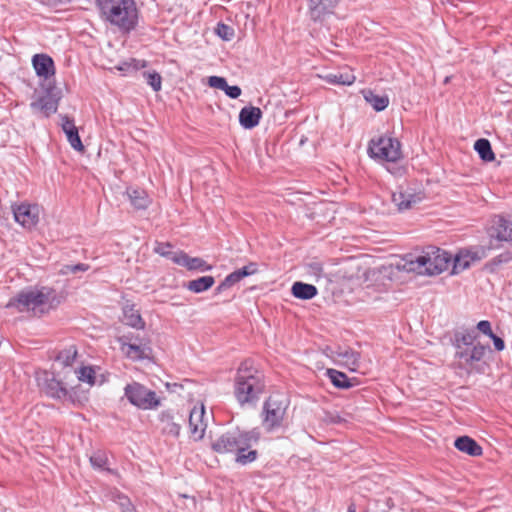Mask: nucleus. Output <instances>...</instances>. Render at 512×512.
<instances>
[{
	"mask_svg": "<svg viewBox=\"0 0 512 512\" xmlns=\"http://www.w3.org/2000/svg\"><path fill=\"white\" fill-rule=\"evenodd\" d=\"M260 439V432L257 429L243 431L234 429L222 434L212 443V449L217 453H235V461L240 465H247L254 462L258 457L256 450H249L252 444Z\"/></svg>",
	"mask_w": 512,
	"mask_h": 512,
	"instance_id": "1",
	"label": "nucleus"
},
{
	"mask_svg": "<svg viewBox=\"0 0 512 512\" xmlns=\"http://www.w3.org/2000/svg\"><path fill=\"white\" fill-rule=\"evenodd\" d=\"M265 387L264 373L251 360L241 362L234 379V396L239 405L255 406Z\"/></svg>",
	"mask_w": 512,
	"mask_h": 512,
	"instance_id": "2",
	"label": "nucleus"
},
{
	"mask_svg": "<svg viewBox=\"0 0 512 512\" xmlns=\"http://www.w3.org/2000/svg\"><path fill=\"white\" fill-rule=\"evenodd\" d=\"M100 17L122 33H130L139 23V9L135 0H95Z\"/></svg>",
	"mask_w": 512,
	"mask_h": 512,
	"instance_id": "3",
	"label": "nucleus"
},
{
	"mask_svg": "<svg viewBox=\"0 0 512 512\" xmlns=\"http://www.w3.org/2000/svg\"><path fill=\"white\" fill-rule=\"evenodd\" d=\"M454 257L438 247L429 246L421 255H408L404 263L399 266L407 272L419 275L434 276L447 270Z\"/></svg>",
	"mask_w": 512,
	"mask_h": 512,
	"instance_id": "4",
	"label": "nucleus"
},
{
	"mask_svg": "<svg viewBox=\"0 0 512 512\" xmlns=\"http://www.w3.org/2000/svg\"><path fill=\"white\" fill-rule=\"evenodd\" d=\"M61 302L53 288L42 286L40 288H27L20 291L15 297L7 303V308H15L19 312L35 310L36 308L48 304L54 308Z\"/></svg>",
	"mask_w": 512,
	"mask_h": 512,
	"instance_id": "5",
	"label": "nucleus"
},
{
	"mask_svg": "<svg viewBox=\"0 0 512 512\" xmlns=\"http://www.w3.org/2000/svg\"><path fill=\"white\" fill-rule=\"evenodd\" d=\"M368 153L375 159L396 162L402 158L401 143L396 138L381 136L370 141Z\"/></svg>",
	"mask_w": 512,
	"mask_h": 512,
	"instance_id": "6",
	"label": "nucleus"
},
{
	"mask_svg": "<svg viewBox=\"0 0 512 512\" xmlns=\"http://www.w3.org/2000/svg\"><path fill=\"white\" fill-rule=\"evenodd\" d=\"M124 395L132 405L139 409L151 410L160 405V399L156 393L138 382L127 384L124 388Z\"/></svg>",
	"mask_w": 512,
	"mask_h": 512,
	"instance_id": "7",
	"label": "nucleus"
},
{
	"mask_svg": "<svg viewBox=\"0 0 512 512\" xmlns=\"http://www.w3.org/2000/svg\"><path fill=\"white\" fill-rule=\"evenodd\" d=\"M42 88L44 94L32 101L30 107L33 111L42 113L44 117H49L57 112L61 99V91L55 86V83L51 81L43 84Z\"/></svg>",
	"mask_w": 512,
	"mask_h": 512,
	"instance_id": "8",
	"label": "nucleus"
},
{
	"mask_svg": "<svg viewBox=\"0 0 512 512\" xmlns=\"http://www.w3.org/2000/svg\"><path fill=\"white\" fill-rule=\"evenodd\" d=\"M492 245H475L460 249L453 258L452 274H458L468 269L472 263L478 262L487 257Z\"/></svg>",
	"mask_w": 512,
	"mask_h": 512,
	"instance_id": "9",
	"label": "nucleus"
},
{
	"mask_svg": "<svg viewBox=\"0 0 512 512\" xmlns=\"http://www.w3.org/2000/svg\"><path fill=\"white\" fill-rule=\"evenodd\" d=\"M286 412V405L276 396H270L263 405V426L271 432L281 426Z\"/></svg>",
	"mask_w": 512,
	"mask_h": 512,
	"instance_id": "10",
	"label": "nucleus"
},
{
	"mask_svg": "<svg viewBox=\"0 0 512 512\" xmlns=\"http://www.w3.org/2000/svg\"><path fill=\"white\" fill-rule=\"evenodd\" d=\"M487 233L491 240L512 242V213L507 216H493Z\"/></svg>",
	"mask_w": 512,
	"mask_h": 512,
	"instance_id": "11",
	"label": "nucleus"
},
{
	"mask_svg": "<svg viewBox=\"0 0 512 512\" xmlns=\"http://www.w3.org/2000/svg\"><path fill=\"white\" fill-rule=\"evenodd\" d=\"M488 349L489 346H485L480 342H477L466 349L455 352V358L459 360L460 368L471 371L474 368L475 363L480 362L484 358Z\"/></svg>",
	"mask_w": 512,
	"mask_h": 512,
	"instance_id": "12",
	"label": "nucleus"
},
{
	"mask_svg": "<svg viewBox=\"0 0 512 512\" xmlns=\"http://www.w3.org/2000/svg\"><path fill=\"white\" fill-rule=\"evenodd\" d=\"M39 212L37 204L22 203L13 208L15 221L26 229H32L38 224Z\"/></svg>",
	"mask_w": 512,
	"mask_h": 512,
	"instance_id": "13",
	"label": "nucleus"
},
{
	"mask_svg": "<svg viewBox=\"0 0 512 512\" xmlns=\"http://www.w3.org/2000/svg\"><path fill=\"white\" fill-rule=\"evenodd\" d=\"M258 271V265L255 262H250L249 264L243 266L240 269L233 271L228 274L223 281L215 288L214 293L216 295L223 293L224 291L230 289L237 283H239L243 278L251 276Z\"/></svg>",
	"mask_w": 512,
	"mask_h": 512,
	"instance_id": "14",
	"label": "nucleus"
},
{
	"mask_svg": "<svg viewBox=\"0 0 512 512\" xmlns=\"http://www.w3.org/2000/svg\"><path fill=\"white\" fill-rule=\"evenodd\" d=\"M424 199V193L415 192L411 188L401 189L393 193L392 201L398 207L399 211L411 209L414 205Z\"/></svg>",
	"mask_w": 512,
	"mask_h": 512,
	"instance_id": "15",
	"label": "nucleus"
},
{
	"mask_svg": "<svg viewBox=\"0 0 512 512\" xmlns=\"http://www.w3.org/2000/svg\"><path fill=\"white\" fill-rule=\"evenodd\" d=\"M32 65L39 77L50 81L55 74V65L53 59L47 54H35L32 58Z\"/></svg>",
	"mask_w": 512,
	"mask_h": 512,
	"instance_id": "16",
	"label": "nucleus"
},
{
	"mask_svg": "<svg viewBox=\"0 0 512 512\" xmlns=\"http://www.w3.org/2000/svg\"><path fill=\"white\" fill-rule=\"evenodd\" d=\"M204 407H194L189 414V430L194 440H201L206 430V424L203 422Z\"/></svg>",
	"mask_w": 512,
	"mask_h": 512,
	"instance_id": "17",
	"label": "nucleus"
},
{
	"mask_svg": "<svg viewBox=\"0 0 512 512\" xmlns=\"http://www.w3.org/2000/svg\"><path fill=\"white\" fill-rule=\"evenodd\" d=\"M339 0H309V13L313 21L321 20L332 13Z\"/></svg>",
	"mask_w": 512,
	"mask_h": 512,
	"instance_id": "18",
	"label": "nucleus"
},
{
	"mask_svg": "<svg viewBox=\"0 0 512 512\" xmlns=\"http://www.w3.org/2000/svg\"><path fill=\"white\" fill-rule=\"evenodd\" d=\"M262 118V111L259 107L245 106L239 112V123L245 129H253Z\"/></svg>",
	"mask_w": 512,
	"mask_h": 512,
	"instance_id": "19",
	"label": "nucleus"
},
{
	"mask_svg": "<svg viewBox=\"0 0 512 512\" xmlns=\"http://www.w3.org/2000/svg\"><path fill=\"white\" fill-rule=\"evenodd\" d=\"M477 337V332L474 329L456 330L452 338V345L455 348V352H459L460 350L476 344Z\"/></svg>",
	"mask_w": 512,
	"mask_h": 512,
	"instance_id": "20",
	"label": "nucleus"
},
{
	"mask_svg": "<svg viewBox=\"0 0 512 512\" xmlns=\"http://www.w3.org/2000/svg\"><path fill=\"white\" fill-rule=\"evenodd\" d=\"M42 389L47 396L57 400L65 399L68 395V390L64 384L53 376L50 378L46 376Z\"/></svg>",
	"mask_w": 512,
	"mask_h": 512,
	"instance_id": "21",
	"label": "nucleus"
},
{
	"mask_svg": "<svg viewBox=\"0 0 512 512\" xmlns=\"http://www.w3.org/2000/svg\"><path fill=\"white\" fill-rule=\"evenodd\" d=\"M180 258L175 259V264L183 266L188 270H199L201 272L210 271L212 266L207 264L205 260L200 257H190L187 253L182 251L179 254Z\"/></svg>",
	"mask_w": 512,
	"mask_h": 512,
	"instance_id": "22",
	"label": "nucleus"
},
{
	"mask_svg": "<svg viewBox=\"0 0 512 512\" xmlns=\"http://www.w3.org/2000/svg\"><path fill=\"white\" fill-rule=\"evenodd\" d=\"M454 446L461 452L468 454L469 456L478 457L483 453L482 447L469 436H460L455 442Z\"/></svg>",
	"mask_w": 512,
	"mask_h": 512,
	"instance_id": "23",
	"label": "nucleus"
},
{
	"mask_svg": "<svg viewBox=\"0 0 512 512\" xmlns=\"http://www.w3.org/2000/svg\"><path fill=\"white\" fill-rule=\"evenodd\" d=\"M123 323L137 330L145 328V321L139 310L133 304H126L123 307Z\"/></svg>",
	"mask_w": 512,
	"mask_h": 512,
	"instance_id": "24",
	"label": "nucleus"
},
{
	"mask_svg": "<svg viewBox=\"0 0 512 512\" xmlns=\"http://www.w3.org/2000/svg\"><path fill=\"white\" fill-rule=\"evenodd\" d=\"M126 194L131 205L137 210H145L150 205L151 200L143 189L128 188Z\"/></svg>",
	"mask_w": 512,
	"mask_h": 512,
	"instance_id": "25",
	"label": "nucleus"
},
{
	"mask_svg": "<svg viewBox=\"0 0 512 512\" xmlns=\"http://www.w3.org/2000/svg\"><path fill=\"white\" fill-rule=\"evenodd\" d=\"M161 429L164 434L178 437L181 425L174 421V416L170 411H162L159 415Z\"/></svg>",
	"mask_w": 512,
	"mask_h": 512,
	"instance_id": "26",
	"label": "nucleus"
},
{
	"mask_svg": "<svg viewBox=\"0 0 512 512\" xmlns=\"http://www.w3.org/2000/svg\"><path fill=\"white\" fill-rule=\"evenodd\" d=\"M291 293L295 298L310 300L318 294V289L312 284L297 281L293 283Z\"/></svg>",
	"mask_w": 512,
	"mask_h": 512,
	"instance_id": "27",
	"label": "nucleus"
},
{
	"mask_svg": "<svg viewBox=\"0 0 512 512\" xmlns=\"http://www.w3.org/2000/svg\"><path fill=\"white\" fill-rule=\"evenodd\" d=\"M126 355L133 360H142L148 357V353L151 352V348L148 342L131 343L126 345Z\"/></svg>",
	"mask_w": 512,
	"mask_h": 512,
	"instance_id": "28",
	"label": "nucleus"
},
{
	"mask_svg": "<svg viewBox=\"0 0 512 512\" xmlns=\"http://www.w3.org/2000/svg\"><path fill=\"white\" fill-rule=\"evenodd\" d=\"M215 283L213 276H202L191 280L186 284V288L194 293H202L209 290Z\"/></svg>",
	"mask_w": 512,
	"mask_h": 512,
	"instance_id": "29",
	"label": "nucleus"
},
{
	"mask_svg": "<svg viewBox=\"0 0 512 512\" xmlns=\"http://www.w3.org/2000/svg\"><path fill=\"white\" fill-rule=\"evenodd\" d=\"M474 149L478 153L480 159L484 162H492L495 159V154L488 139L480 138L476 140L474 143Z\"/></svg>",
	"mask_w": 512,
	"mask_h": 512,
	"instance_id": "30",
	"label": "nucleus"
},
{
	"mask_svg": "<svg viewBox=\"0 0 512 512\" xmlns=\"http://www.w3.org/2000/svg\"><path fill=\"white\" fill-rule=\"evenodd\" d=\"M326 375L336 388L348 389L353 386V383L344 372L336 369H327Z\"/></svg>",
	"mask_w": 512,
	"mask_h": 512,
	"instance_id": "31",
	"label": "nucleus"
},
{
	"mask_svg": "<svg viewBox=\"0 0 512 512\" xmlns=\"http://www.w3.org/2000/svg\"><path fill=\"white\" fill-rule=\"evenodd\" d=\"M365 99L376 111H383L389 104L388 96L374 94L371 91L365 95Z\"/></svg>",
	"mask_w": 512,
	"mask_h": 512,
	"instance_id": "32",
	"label": "nucleus"
},
{
	"mask_svg": "<svg viewBox=\"0 0 512 512\" xmlns=\"http://www.w3.org/2000/svg\"><path fill=\"white\" fill-rule=\"evenodd\" d=\"M154 251L157 254L172 260L174 263L175 259L180 258L179 254L182 253V251H172V245L169 242H157Z\"/></svg>",
	"mask_w": 512,
	"mask_h": 512,
	"instance_id": "33",
	"label": "nucleus"
},
{
	"mask_svg": "<svg viewBox=\"0 0 512 512\" xmlns=\"http://www.w3.org/2000/svg\"><path fill=\"white\" fill-rule=\"evenodd\" d=\"M325 79L330 84L351 85L356 78L351 73H331L326 75Z\"/></svg>",
	"mask_w": 512,
	"mask_h": 512,
	"instance_id": "34",
	"label": "nucleus"
},
{
	"mask_svg": "<svg viewBox=\"0 0 512 512\" xmlns=\"http://www.w3.org/2000/svg\"><path fill=\"white\" fill-rule=\"evenodd\" d=\"M77 356V349L75 346H70L59 352L57 360L60 361L64 366H70L75 361Z\"/></svg>",
	"mask_w": 512,
	"mask_h": 512,
	"instance_id": "35",
	"label": "nucleus"
},
{
	"mask_svg": "<svg viewBox=\"0 0 512 512\" xmlns=\"http://www.w3.org/2000/svg\"><path fill=\"white\" fill-rule=\"evenodd\" d=\"M91 465L96 469L105 470L107 472H112L106 465L108 463L107 455L102 451H97L90 457Z\"/></svg>",
	"mask_w": 512,
	"mask_h": 512,
	"instance_id": "36",
	"label": "nucleus"
},
{
	"mask_svg": "<svg viewBox=\"0 0 512 512\" xmlns=\"http://www.w3.org/2000/svg\"><path fill=\"white\" fill-rule=\"evenodd\" d=\"M215 33L218 37H220L224 41H230L233 39L235 35V30L230 25L225 23H218L215 28Z\"/></svg>",
	"mask_w": 512,
	"mask_h": 512,
	"instance_id": "37",
	"label": "nucleus"
},
{
	"mask_svg": "<svg viewBox=\"0 0 512 512\" xmlns=\"http://www.w3.org/2000/svg\"><path fill=\"white\" fill-rule=\"evenodd\" d=\"M512 260V254L510 252H505L497 255L492 258L489 262L486 263V268L491 272L495 271V269L501 264L508 263Z\"/></svg>",
	"mask_w": 512,
	"mask_h": 512,
	"instance_id": "38",
	"label": "nucleus"
},
{
	"mask_svg": "<svg viewBox=\"0 0 512 512\" xmlns=\"http://www.w3.org/2000/svg\"><path fill=\"white\" fill-rule=\"evenodd\" d=\"M144 77L146 79L147 84H149L155 92L161 90L162 77L158 72L153 71L144 73Z\"/></svg>",
	"mask_w": 512,
	"mask_h": 512,
	"instance_id": "39",
	"label": "nucleus"
},
{
	"mask_svg": "<svg viewBox=\"0 0 512 512\" xmlns=\"http://www.w3.org/2000/svg\"><path fill=\"white\" fill-rule=\"evenodd\" d=\"M67 140L70 143L71 147L77 151H83L84 146L80 139L78 129H74L72 131H66Z\"/></svg>",
	"mask_w": 512,
	"mask_h": 512,
	"instance_id": "40",
	"label": "nucleus"
},
{
	"mask_svg": "<svg viewBox=\"0 0 512 512\" xmlns=\"http://www.w3.org/2000/svg\"><path fill=\"white\" fill-rule=\"evenodd\" d=\"M118 342L121 345L122 350L125 349L126 345H131V343H139V342H148L146 339L141 338L139 335H135L132 332L124 334L118 338Z\"/></svg>",
	"mask_w": 512,
	"mask_h": 512,
	"instance_id": "41",
	"label": "nucleus"
},
{
	"mask_svg": "<svg viewBox=\"0 0 512 512\" xmlns=\"http://www.w3.org/2000/svg\"><path fill=\"white\" fill-rule=\"evenodd\" d=\"M78 379L82 382L93 384L95 382V371L91 367H81Z\"/></svg>",
	"mask_w": 512,
	"mask_h": 512,
	"instance_id": "42",
	"label": "nucleus"
},
{
	"mask_svg": "<svg viewBox=\"0 0 512 512\" xmlns=\"http://www.w3.org/2000/svg\"><path fill=\"white\" fill-rule=\"evenodd\" d=\"M88 269H89L88 264L78 263L75 265H65L62 268L61 272H62V274H69V273L76 274L78 272H85Z\"/></svg>",
	"mask_w": 512,
	"mask_h": 512,
	"instance_id": "43",
	"label": "nucleus"
},
{
	"mask_svg": "<svg viewBox=\"0 0 512 512\" xmlns=\"http://www.w3.org/2000/svg\"><path fill=\"white\" fill-rule=\"evenodd\" d=\"M208 84L212 88H216V89L224 91L225 88L227 87L228 83L224 77L210 76L208 78Z\"/></svg>",
	"mask_w": 512,
	"mask_h": 512,
	"instance_id": "44",
	"label": "nucleus"
},
{
	"mask_svg": "<svg viewBox=\"0 0 512 512\" xmlns=\"http://www.w3.org/2000/svg\"><path fill=\"white\" fill-rule=\"evenodd\" d=\"M476 328L479 332L483 333L484 335H487L488 337L492 336L493 334L491 323L488 320H481L480 322H478Z\"/></svg>",
	"mask_w": 512,
	"mask_h": 512,
	"instance_id": "45",
	"label": "nucleus"
},
{
	"mask_svg": "<svg viewBox=\"0 0 512 512\" xmlns=\"http://www.w3.org/2000/svg\"><path fill=\"white\" fill-rule=\"evenodd\" d=\"M117 503L121 507L122 512L132 511L133 506H132L130 499L127 496L119 495Z\"/></svg>",
	"mask_w": 512,
	"mask_h": 512,
	"instance_id": "46",
	"label": "nucleus"
},
{
	"mask_svg": "<svg viewBox=\"0 0 512 512\" xmlns=\"http://www.w3.org/2000/svg\"><path fill=\"white\" fill-rule=\"evenodd\" d=\"M224 92L229 98L237 99L241 95L242 90L237 85L230 86L227 84V87L225 88Z\"/></svg>",
	"mask_w": 512,
	"mask_h": 512,
	"instance_id": "47",
	"label": "nucleus"
},
{
	"mask_svg": "<svg viewBox=\"0 0 512 512\" xmlns=\"http://www.w3.org/2000/svg\"><path fill=\"white\" fill-rule=\"evenodd\" d=\"M62 129L66 133V131H72L74 129H77V127L74 124V121L70 119L68 116H63L62 118Z\"/></svg>",
	"mask_w": 512,
	"mask_h": 512,
	"instance_id": "48",
	"label": "nucleus"
},
{
	"mask_svg": "<svg viewBox=\"0 0 512 512\" xmlns=\"http://www.w3.org/2000/svg\"><path fill=\"white\" fill-rule=\"evenodd\" d=\"M326 421L332 424H341L345 422V419L342 418L338 413H327Z\"/></svg>",
	"mask_w": 512,
	"mask_h": 512,
	"instance_id": "49",
	"label": "nucleus"
},
{
	"mask_svg": "<svg viewBox=\"0 0 512 512\" xmlns=\"http://www.w3.org/2000/svg\"><path fill=\"white\" fill-rule=\"evenodd\" d=\"M489 337L492 339L494 347L497 351H502L505 348V342L502 338L495 335L494 333Z\"/></svg>",
	"mask_w": 512,
	"mask_h": 512,
	"instance_id": "50",
	"label": "nucleus"
},
{
	"mask_svg": "<svg viewBox=\"0 0 512 512\" xmlns=\"http://www.w3.org/2000/svg\"><path fill=\"white\" fill-rule=\"evenodd\" d=\"M309 268H310V271L314 274V275H321L322 272H323V267L320 263L318 262H313L311 264H309Z\"/></svg>",
	"mask_w": 512,
	"mask_h": 512,
	"instance_id": "51",
	"label": "nucleus"
},
{
	"mask_svg": "<svg viewBox=\"0 0 512 512\" xmlns=\"http://www.w3.org/2000/svg\"><path fill=\"white\" fill-rule=\"evenodd\" d=\"M347 512H357L355 503H350L347 507Z\"/></svg>",
	"mask_w": 512,
	"mask_h": 512,
	"instance_id": "52",
	"label": "nucleus"
},
{
	"mask_svg": "<svg viewBox=\"0 0 512 512\" xmlns=\"http://www.w3.org/2000/svg\"><path fill=\"white\" fill-rule=\"evenodd\" d=\"M181 496H182L183 498H188V495H186V494H183V495H181Z\"/></svg>",
	"mask_w": 512,
	"mask_h": 512,
	"instance_id": "53",
	"label": "nucleus"
}]
</instances>
